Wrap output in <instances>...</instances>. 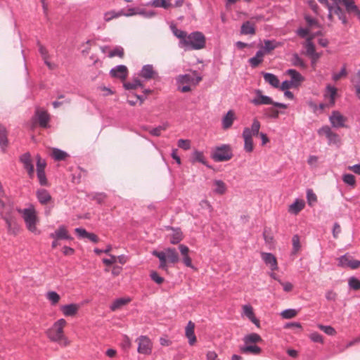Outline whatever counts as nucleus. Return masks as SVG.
I'll use <instances>...</instances> for the list:
<instances>
[{"instance_id": "nucleus-24", "label": "nucleus", "mask_w": 360, "mask_h": 360, "mask_svg": "<svg viewBox=\"0 0 360 360\" xmlns=\"http://www.w3.org/2000/svg\"><path fill=\"white\" fill-rule=\"evenodd\" d=\"M288 75L291 77V82L295 87L299 86L301 83L304 81V77L295 70H288L287 71Z\"/></svg>"}, {"instance_id": "nucleus-46", "label": "nucleus", "mask_w": 360, "mask_h": 360, "mask_svg": "<svg viewBox=\"0 0 360 360\" xmlns=\"http://www.w3.org/2000/svg\"><path fill=\"white\" fill-rule=\"evenodd\" d=\"M311 30L309 29V28H307V29H303V28H300L297 30V34H299V36H300L301 37H310L311 35H314V37L316 35H319V34H321V32H317L316 33H311Z\"/></svg>"}, {"instance_id": "nucleus-38", "label": "nucleus", "mask_w": 360, "mask_h": 360, "mask_svg": "<svg viewBox=\"0 0 360 360\" xmlns=\"http://www.w3.org/2000/svg\"><path fill=\"white\" fill-rule=\"evenodd\" d=\"M39 46V51L40 54L41 55L46 65L50 68L53 69V65L48 60L49 59V53L47 49L41 44H38Z\"/></svg>"}, {"instance_id": "nucleus-6", "label": "nucleus", "mask_w": 360, "mask_h": 360, "mask_svg": "<svg viewBox=\"0 0 360 360\" xmlns=\"http://www.w3.org/2000/svg\"><path fill=\"white\" fill-rule=\"evenodd\" d=\"M19 212L22 214L27 229L32 233H36L37 231V223L38 219L35 210L34 208H27Z\"/></svg>"}, {"instance_id": "nucleus-27", "label": "nucleus", "mask_w": 360, "mask_h": 360, "mask_svg": "<svg viewBox=\"0 0 360 360\" xmlns=\"http://www.w3.org/2000/svg\"><path fill=\"white\" fill-rule=\"evenodd\" d=\"M172 244H178L183 239V234L179 229H171V233L168 235Z\"/></svg>"}, {"instance_id": "nucleus-17", "label": "nucleus", "mask_w": 360, "mask_h": 360, "mask_svg": "<svg viewBox=\"0 0 360 360\" xmlns=\"http://www.w3.org/2000/svg\"><path fill=\"white\" fill-rule=\"evenodd\" d=\"M236 119V116L235 112L232 110H229L222 118V128L225 130L231 128Z\"/></svg>"}, {"instance_id": "nucleus-39", "label": "nucleus", "mask_w": 360, "mask_h": 360, "mask_svg": "<svg viewBox=\"0 0 360 360\" xmlns=\"http://www.w3.org/2000/svg\"><path fill=\"white\" fill-rule=\"evenodd\" d=\"M314 38V35H311L308 38H307V41L304 44V46L306 48V52L308 56H311L314 54L316 52L314 45L313 44L311 40Z\"/></svg>"}, {"instance_id": "nucleus-59", "label": "nucleus", "mask_w": 360, "mask_h": 360, "mask_svg": "<svg viewBox=\"0 0 360 360\" xmlns=\"http://www.w3.org/2000/svg\"><path fill=\"white\" fill-rule=\"evenodd\" d=\"M266 115L271 118H278L279 116V111L274 108H269L266 110Z\"/></svg>"}, {"instance_id": "nucleus-54", "label": "nucleus", "mask_w": 360, "mask_h": 360, "mask_svg": "<svg viewBox=\"0 0 360 360\" xmlns=\"http://www.w3.org/2000/svg\"><path fill=\"white\" fill-rule=\"evenodd\" d=\"M291 61L295 66L305 68V64L303 60L301 58H300L299 56L296 53L292 56Z\"/></svg>"}, {"instance_id": "nucleus-21", "label": "nucleus", "mask_w": 360, "mask_h": 360, "mask_svg": "<svg viewBox=\"0 0 360 360\" xmlns=\"http://www.w3.org/2000/svg\"><path fill=\"white\" fill-rule=\"evenodd\" d=\"M262 258L265 262V264L269 266L270 269L273 271L277 270L278 269V263L276 258L271 253L262 252Z\"/></svg>"}, {"instance_id": "nucleus-5", "label": "nucleus", "mask_w": 360, "mask_h": 360, "mask_svg": "<svg viewBox=\"0 0 360 360\" xmlns=\"http://www.w3.org/2000/svg\"><path fill=\"white\" fill-rule=\"evenodd\" d=\"M186 49L199 50L203 49L205 46V37L200 32H194L187 34L184 43L182 45Z\"/></svg>"}, {"instance_id": "nucleus-36", "label": "nucleus", "mask_w": 360, "mask_h": 360, "mask_svg": "<svg viewBox=\"0 0 360 360\" xmlns=\"http://www.w3.org/2000/svg\"><path fill=\"white\" fill-rule=\"evenodd\" d=\"M214 192L217 194L223 195L226 191V185L221 180H215L214 181Z\"/></svg>"}, {"instance_id": "nucleus-22", "label": "nucleus", "mask_w": 360, "mask_h": 360, "mask_svg": "<svg viewBox=\"0 0 360 360\" xmlns=\"http://www.w3.org/2000/svg\"><path fill=\"white\" fill-rule=\"evenodd\" d=\"M50 237L56 240L71 239L67 229L64 226H59L54 233L50 234Z\"/></svg>"}, {"instance_id": "nucleus-35", "label": "nucleus", "mask_w": 360, "mask_h": 360, "mask_svg": "<svg viewBox=\"0 0 360 360\" xmlns=\"http://www.w3.org/2000/svg\"><path fill=\"white\" fill-rule=\"evenodd\" d=\"M264 79L266 82L269 83L272 86L276 87V88L279 86L280 82H279L278 77L276 75H274L271 73H264Z\"/></svg>"}, {"instance_id": "nucleus-42", "label": "nucleus", "mask_w": 360, "mask_h": 360, "mask_svg": "<svg viewBox=\"0 0 360 360\" xmlns=\"http://www.w3.org/2000/svg\"><path fill=\"white\" fill-rule=\"evenodd\" d=\"M143 84L141 82L139 79H134L131 82H125L124 83V87L126 89L131 90V89H136L138 87H142Z\"/></svg>"}, {"instance_id": "nucleus-52", "label": "nucleus", "mask_w": 360, "mask_h": 360, "mask_svg": "<svg viewBox=\"0 0 360 360\" xmlns=\"http://www.w3.org/2000/svg\"><path fill=\"white\" fill-rule=\"evenodd\" d=\"M297 314V311L295 309H290L284 310L281 313V316L283 318L288 319H292L295 317Z\"/></svg>"}, {"instance_id": "nucleus-11", "label": "nucleus", "mask_w": 360, "mask_h": 360, "mask_svg": "<svg viewBox=\"0 0 360 360\" xmlns=\"http://www.w3.org/2000/svg\"><path fill=\"white\" fill-rule=\"evenodd\" d=\"M339 266L342 267H349L352 269L360 268V261L353 259L348 255L342 256L338 259Z\"/></svg>"}, {"instance_id": "nucleus-31", "label": "nucleus", "mask_w": 360, "mask_h": 360, "mask_svg": "<svg viewBox=\"0 0 360 360\" xmlns=\"http://www.w3.org/2000/svg\"><path fill=\"white\" fill-rule=\"evenodd\" d=\"M240 352L243 354H259L261 353L262 349L257 345H254L252 344L245 345V346L240 347Z\"/></svg>"}, {"instance_id": "nucleus-51", "label": "nucleus", "mask_w": 360, "mask_h": 360, "mask_svg": "<svg viewBox=\"0 0 360 360\" xmlns=\"http://www.w3.org/2000/svg\"><path fill=\"white\" fill-rule=\"evenodd\" d=\"M307 198L308 204L310 206H312L317 201L316 195L314 193V191L311 189L307 190Z\"/></svg>"}, {"instance_id": "nucleus-48", "label": "nucleus", "mask_w": 360, "mask_h": 360, "mask_svg": "<svg viewBox=\"0 0 360 360\" xmlns=\"http://www.w3.org/2000/svg\"><path fill=\"white\" fill-rule=\"evenodd\" d=\"M280 46V44L275 41L265 40L264 41V50L266 52H269L278 46Z\"/></svg>"}, {"instance_id": "nucleus-58", "label": "nucleus", "mask_w": 360, "mask_h": 360, "mask_svg": "<svg viewBox=\"0 0 360 360\" xmlns=\"http://www.w3.org/2000/svg\"><path fill=\"white\" fill-rule=\"evenodd\" d=\"M349 285L351 288L354 290H359L360 289V281L356 278L352 277L349 280Z\"/></svg>"}, {"instance_id": "nucleus-57", "label": "nucleus", "mask_w": 360, "mask_h": 360, "mask_svg": "<svg viewBox=\"0 0 360 360\" xmlns=\"http://www.w3.org/2000/svg\"><path fill=\"white\" fill-rule=\"evenodd\" d=\"M37 158V172L41 171L44 172L46 167V162L44 160H42L39 155L36 157Z\"/></svg>"}, {"instance_id": "nucleus-18", "label": "nucleus", "mask_w": 360, "mask_h": 360, "mask_svg": "<svg viewBox=\"0 0 360 360\" xmlns=\"http://www.w3.org/2000/svg\"><path fill=\"white\" fill-rule=\"evenodd\" d=\"M60 309L64 316H74L77 314L79 309V306L77 304L62 305L60 306Z\"/></svg>"}, {"instance_id": "nucleus-19", "label": "nucleus", "mask_w": 360, "mask_h": 360, "mask_svg": "<svg viewBox=\"0 0 360 360\" xmlns=\"http://www.w3.org/2000/svg\"><path fill=\"white\" fill-rule=\"evenodd\" d=\"M202 80V77L200 76L194 78L190 75H181L176 77V81L179 84H193L197 85Z\"/></svg>"}, {"instance_id": "nucleus-10", "label": "nucleus", "mask_w": 360, "mask_h": 360, "mask_svg": "<svg viewBox=\"0 0 360 360\" xmlns=\"http://www.w3.org/2000/svg\"><path fill=\"white\" fill-rule=\"evenodd\" d=\"M2 219L6 224L8 233L16 236L20 231V226L17 223L15 218L12 216H3Z\"/></svg>"}, {"instance_id": "nucleus-41", "label": "nucleus", "mask_w": 360, "mask_h": 360, "mask_svg": "<svg viewBox=\"0 0 360 360\" xmlns=\"http://www.w3.org/2000/svg\"><path fill=\"white\" fill-rule=\"evenodd\" d=\"M52 157L58 161L65 160L68 156V153L58 148H53L51 153Z\"/></svg>"}, {"instance_id": "nucleus-63", "label": "nucleus", "mask_w": 360, "mask_h": 360, "mask_svg": "<svg viewBox=\"0 0 360 360\" xmlns=\"http://www.w3.org/2000/svg\"><path fill=\"white\" fill-rule=\"evenodd\" d=\"M332 130L328 126H324L321 127L318 131L319 135L325 136L326 138L330 134Z\"/></svg>"}, {"instance_id": "nucleus-28", "label": "nucleus", "mask_w": 360, "mask_h": 360, "mask_svg": "<svg viewBox=\"0 0 360 360\" xmlns=\"http://www.w3.org/2000/svg\"><path fill=\"white\" fill-rule=\"evenodd\" d=\"M243 314L256 326H259V321L256 319L253 308L250 305L243 306Z\"/></svg>"}, {"instance_id": "nucleus-16", "label": "nucleus", "mask_w": 360, "mask_h": 360, "mask_svg": "<svg viewBox=\"0 0 360 360\" xmlns=\"http://www.w3.org/2000/svg\"><path fill=\"white\" fill-rule=\"evenodd\" d=\"M179 249L182 256V262L183 263L188 267L193 268V265L192 264V259L189 256L190 250L189 248L183 244L179 245Z\"/></svg>"}, {"instance_id": "nucleus-12", "label": "nucleus", "mask_w": 360, "mask_h": 360, "mask_svg": "<svg viewBox=\"0 0 360 360\" xmlns=\"http://www.w3.org/2000/svg\"><path fill=\"white\" fill-rule=\"evenodd\" d=\"M139 75L146 80L155 79L158 77V73L152 65H144Z\"/></svg>"}, {"instance_id": "nucleus-32", "label": "nucleus", "mask_w": 360, "mask_h": 360, "mask_svg": "<svg viewBox=\"0 0 360 360\" xmlns=\"http://www.w3.org/2000/svg\"><path fill=\"white\" fill-rule=\"evenodd\" d=\"M304 202L301 200H296L294 203L290 205L288 212L293 214H297L304 207Z\"/></svg>"}, {"instance_id": "nucleus-15", "label": "nucleus", "mask_w": 360, "mask_h": 360, "mask_svg": "<svg viewBox=\"0 0 360 360\" xmlns=\"http://www.w3.org/2000/svg\"><path fill=\"white\" fill-rule=\"evenodd\" d=\"M110 75L124 81L127 77L128 69L125 65H118L110 70Z\"/></svg>"}, {"instance_id": "nucleus-8", "label": "nucleus", "mask_w": 360, "mask_h": 360, "mask_svg": "<svg viewBox=\"0 0 360 360\" xmlns=\"http://www.w3.org/2000/svg\"><path fill=\"white\" fill-rule=\"evenodd\" d=\"M217 162L227 161L232 158V153L230 147L226 145L216 148L212 155Z\"/></svg>"}, {"instance_id": "nucleus-50", "label": "nucleus", "mask_w": 360, "mask_h": 360, "mask_svg": "<svg viewBox=\"0 0 360 360\" xmlns=\"http://www.w3.org/2000/svg\"><path fill=\"white\" fill-rule=\"evenodd\" d=\"M124 56V49L122 47H116L112 51H110L108 56L110 58H113L115 56H118L122 58Z\"/></svg>"}, {"instance_id": "nucleus-55", "label": "nucleus", "mask_w": 360, "mask_h": 360, "mask_svg": "<svg viewBox=\"0 0 360 360\" xmlns=\"http://www.w3.org/2000/svg\"><path fill=\"white\" fill-rule=\"evenodd\" d=\"M318 327L328 335H335L336 334L335 330L332 326L319 325Z\"/></svg>"}, {"instance_id": "nucleus-45", "label": "nucleus", "mask_w": 360, "mask_h": 360, "mask_svg": "<svg viewBox=\"0 0 360 360\" xmlns=\"http://www.w3.org/2000/svg\"><path fill=\"white\" fill-rule=\"evenodd\" d=\"M46 297L53 305L58 304L60 299V295L54 291L49 292L46 295Z\"/></svg>"}, {"instance_id": "nucleus-14", "label": "nucleus", "mask_w": 360, "mask_h": 360, "mask_svg": "<svg viewBox=\"0 0 360 360\" xmlns=\"http://www.w3.org/2000/svg\"><path fill=\"white\" fill-rule=\"evenodd\" d=\"M346 118L338 111H334L330 117V122L333 127L340 128L345 126Z\"/></svg>"}, {"instance_id": "nucleus-13", "label": "nucleus", "mask_w": 360, "mask_h": 360, "mask_svg": "<svg viewBox=\"0 0 360 360\" xmlns=\"http://www.w3.org/2000/svg\"><path fill=\"white\" fill-rule=\"evenodd\" d=\"M24 168L27 170L29 176L32 179L34 174V165L30 153H27L21 155L20 158Z\"/></svg>"}, {"instance_id": "nucleus-4", "label": "nucleus", "mask_w": 360, "mask_h": 360, "mask_svg": "<svg viewBox=\"0 0 360 360\" xmlns=\"http://www.w3.org/2000/svg\"><path fill=\"white\" fill-rule=\"evenodd\" d=\"M333 3V6L330 5L328 0H319V1L326 6L328 10V19L333 22V16L337 15L338 19L342 21V22L345 25L347 23V19L345 15V11L342 8L340 7V4H343V1H340L337 3L334 0H331Z\"/></svg>"}, {"instance_id": "nucleus-29", "label": "nucleus", "mask_w": 360, "mask_h": 360, "mask_svg": "<svg viewBox=\"0 0 360 360\" xmlns=\"http://www.w3.org/2000/svg\"><path fill=\"white\" fill-rule=\"evenodd\" d=\"M131 302L129 297L119 298L115 300L110 306V309L113 311L121 309Z\"/></svg>"}, {"instance_id": "nucleus-30", "label": "nucleus", "mask_w": 360, "mask_h": 360, "mask_svg": "<svg viewBox=\"0 0 360 360\" xmlns=\"http://www.w3.org/2000/svg\"><path fill=\"white\" fill-rule=\"evenodd\" d=\"M240 32L243 34H255V22L251 21L245 22L241 26Z\"/></svg>"}, {"instance_id": "nucleus-60", "label": "nucleus", "mask_w": 360, "mask_h": 360, "mask_svg": "<svg viewBox=\"0 0 360 360\" xmlns=\"http://www.w3.org/2000/svg\"><path fill=\"white\" fill-rule=\"evenodd\" d=\"M309 338L314 342L323 343V339L321 335L317 332H314L309 335Z\"/></svg>"}, {"instance_id": "nucleus-53", "label": "nucleus", "mask_w": 360, "mask_h": 360, "mask_svg": "<svg viewBox=\"0 0 360 360\" xmlns=\"http://www.w3.org/2000/svg\"><path fill=\"white\" fill-rule=\"evenodd\" d=\"M292 252L294 254L297 253L300 249V237L297 236V235H295L293 237H292Z\"/></svg>"}, {"instance_id": "nucleus-3", "label": "nucleus", "mask_w": 360, "mask_h": 360, "mask_svg": "<svg viewBox=\"0 0 360 360\" xmlns=\"http://www.w3.org/2000/svg\"><path fill=\"white\" fill-rule=\"evenodd\" d=\"M260 129V122L254 119L251 127H245L243 131V138L244 139V149L248 153H251L254 149L252 136L259 134Z\"/></svg>"}, {"instance_id": "nucleus-34", "label": "nucleus", "mask_w": 360, "mask_h": 360, "mask_svg": "<svg viewBox=\"0 0 360 360\" xmlns=\"http://www.w3.org/2000/svg\"><path fill=\"white\" fill-rule=\"evenodd\" d=\"M243 341L245 345L261 342L262 338L257 333H251L244 337Z\"/></svg>"}, {"instance_id": "nucleus-37", "label": "nucleus", "mask_w": 360, "mask_h": 360, "mask_svg": "<svg viewBox=\"0 0 360 360\" xmlns=\"http://www.w3.org/2000/svg\"><path fill=\"white\" fill-rule=\"evenodd\" d=\"M337 96V89L330 85L326 87V96L330 98V103L331 105L335 104V97Z\"/></svg>"}, {"instance_id": "nucleus-47", "label": "nucleus", "mask_w": 360, "mask_h": 360, "mask_svg": "<svg viewBox=\"0 0 360 360\" xmlns=\"http://www.w3.org/2000/svg\"><path fill=\"white\" fill-rule=\"evenodd\" d=\"M342 180L345 184L352 186L353 188L355 187V186H356L355 176L352 174H344L342 176Z\"/></svg>"}, {"instance_id": "nucleus-1", "label": "nucleus", "mask_w": 360, "mask_h": 360, "mask_svg": "<svg viewBox=\"0 0 360 360\" xmlns=\"http://www.w3.org/2000/svg\"><path fill=\"white\" fill-rule=\"evenodd\" d=\"M67 325V322L64 319H60L53 323L52 327L49 328L47 332V336L53 342H58L63 347H67L70 345V341L65 336L63 329Z\"/></svg>"}, {"instance_id": "nucleus-61", "label": "nucleus", "mask_w": 360, "mask_h": 360, "mask_svg": "<svg viewBox=\"0 0 360 360\" xmlns=\"http://www.w3.org/2000/svg\"><path fill=\"white\" fill-rule=\"evenodd\" d=\"M347 76V71L345 67H343L340 72L334 73L333 75V79L335 82Z\"/></svg>"}, {"instance_id": "nucleus-20", "label": "nucleus", "mask_w": 360, "mask_h": 360, "mask_svg": "<svg viewBox=\"0 0 360 360\" xmlns=\"http://www.w3.org/2000/svg\"><path fill=\"white\" fill-rule=\"evenodd\" d=\"M35 117L41 127L46 128L49 122V115L44 110L37 109L35 113Z\"/></svg>"}, {"instance_id": "nucleus-62", "label": "nucleus", "mask_w": 360, "mask_h": 360, "mask_svg": "<svg viewBox=\"0 0 360 360\" xmlns=\"http://www.w3.org/2000/svg\"><path fill=\"white\" fill-rule=\"evenodd\" d=\"M178 146L184 150H188L191 148L190 141L186 139H179L178 141Z\"/></svg>"}, {"instance_id": "nucleus-43", "label": "nucleus", "mask_w": 360, "mask_h": 360, "mask_svg": "<svg viewBox=\"0 0 360 360\" xmlns=\"http://www.w3.org/2000/svg\"><path fill=\"white\" fill-rule=\"evenodd\" d=\"M150 5L156 8L161 7L165 9H167L172 6V4L166 0H153L150 3Z\"/></svg>"}, {"instance_id": "nucleus-23", "label": "nucleus", "mask_w": 360, "mask_h": 360, "mask_svg": "<svg viewBox=\"0 0 360 360\" xmlns=\"http://www.w3.org/2000/svg\"><path fill=\"white\" fill-rule=\"evenodd\" d=\"M195 324L191 321H188L186 329L185 335L188 339V342L191 345H193L196 342V337L194 333Z\"/></svg>"}, {"instance_id": "nucleus-25", "label": "nucleus", "mask_w": 360, "mask_h": 360, "mask_svg": "<svg viewBox=\"0 0 360 360\" xmlns=\"http://www.w3.org/2000/svg\"><path fill=\"white\" fill-rule=\"evenodd\" d=\"M37 197L39 202L42 205H46L51 201V196L45 189H39L37 191Z\"/></svg>"}, {"instance_id": "nucleus-44", "label": "nucleus", "mask_w": 360, "mask_h": 360, "mask_svg": "<svg viewBox=\"0 0 360 360\" xmlns=\"http://www.w3.org/2000/svg\"><path fill=\"white\" fill-rule=\"evenodd\" d=\"M192 162H198L203 165H206V161H205V158L203 153L202 152H200L198 150L195 151L193 153Z\"/></svg>"}, {"instance_id": "nucleus-33", "label": "nucleus", "mask_w": 360, "mask_h": 360, "mask_svg": "<svg viewBox=\"0 0 360 360\" xmlns=\"http://www.w3.org/2000/svg\"><path fill=\"white\" fill-rule=\"evenodd\" d=\"M264 52L263 51H258L255 56L249 59L250 65L253 68L257 67L262 61Z\"/></svg>"}, {"instance_id": "nucleus-2", "label": "nucleus", "mask_w": 360, "mask_h": 360, "mask_svg": "<svg viewBox=\"0 0 360 360\" xmlns=\"http://www.w3.org/2000/svg\"><path fill=\"white\" fill-rule=\"evenodd\" d=\"M153 255L160 260L159 269L168 271V264H176L179 261V254L174 248H167L162 251L154 250Z\"/></svg>"}, {"instance_id": "nucleus-56", "label": "nucleus", "mask_w": 360, "mask_h": 360, "mask_svg": "<svg viewBox=\"0 0 360 360\" xmlns=\"http://www.w3.org/2000/svg\"><path fill=\"white\" fill-rule=\"evenodd\" d=\"M150 276L151 279H152L155 283H156L157 284L160 285V284H162V283L164 282V281H165V279H164L162 276H160L158 274V272H156V271H151V272H150Z\"/></svg>"}, {"instance_id": "nucleus-40", "label": "nucleus", "mask_w": 360, "mask_h": 360, "mask_svg": "<svg viewBox=\"0 0 360 360\" xmlns=\"http://www.w3.org/2000/svg\"><path fill=\"white\" fill-rule=\"evenodd\" d=\"M8 142L6 129L0 124V146L3 150L8 146Z\"/></svg>"}, {"instance_id": "nucleus-64", "label": "nucleus", "mask_w": 360, "mask_h": 360, "mask_svg": "<svg viewBox=\"0 0 360 360\" xmlns=\"http://www.w3.org/2000/svg\"><path fill=\"white\" fill-rule=\"evenodd\" d=\"M329 141V143H337L340 141L339 136L337 134L332 131L330 134L327 137Z\"/></svg>"}, {"instance_id": "nucleus-7", "label": "nucleus", "mask_w": 360, "mask_h": 360, "mask_svg": "<svg viewBox=\"0 0 360 360\" xmlns=\"http://www.w3.org/2000/svg\"><path fill=\"white\" fill-rule=\"evenodd\" d=\"M256 97L251 101L252 103L255 105H273L274 106L280 108H287V105L281 103L274 102L270 97L263 95L260 90H257L256 91Z\"/></svg>"}, {"instance_id": "nucleus-9", "label": "nucleus", "mask_w": 360, "mask_h": 360, "mask_svg": "<svg viewBox=\"0 0 360 360\" xmlns=\"http://www.w3.org/2000/svg\"><path fill=\"white\" fill-rule=\"evenodd\" d=\"M138 344L137 351L139 354L149 355L152 352L153 343L149 338L146 335H141L136 340Z\"/></svg>"}, {"instance_id": "nucleus-26", "label": "nucleus", "mask_w": 360, "mask_h": 360, "mask_svg": "<svg viewBox=\"0 0 360 360\" xmlns=\"http://www.w3.org/2000/svg\"><path fill=\"white\" fill-rule=\"evenodd\" d=\"M124 12L122 10L116 11L115 10H110L106 11L103 14V20L105 22H109L114 19H117L121 16H123Z\"/></svg>"}, {"instance_id": "nucleus-49", "label": "nucleus", "mask_w": 360, "mask_h": 360, "mask_svg": "<svg viewBox=\"0 0 360 360\" xmlns=\"http://www.w3.org/2000/svg\"><path fill=\"white\" fill-rule=\"evenodd\" d=\"M172 30L174 34L181 39L180 43L181 45H183L184 43L185 38L187 37L186 32L181 30H179L176 27H173Z\"/></svg>"}]
</instances>
